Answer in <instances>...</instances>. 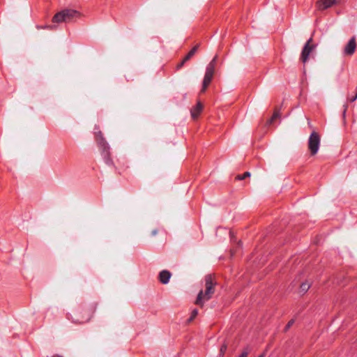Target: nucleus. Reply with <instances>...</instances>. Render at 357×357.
I'll return each instance as SVG.
<instances>
[{"mask_svg": "<svg viewBox=\"0 0 357 357\" xmlns=\"http://www.w3.org/2000/svg\"><path fill=\"white\" fill-rule=\"evenodd\" d=\"M205 291L201 290L197 297L195 304L202 307L206 301H208L212 298L213 294L215 293V287L217 284L216 281L214 280L211 275L205 276Z\"/></svg>", "mask_w": 357, "mask_h": 357, "instance_id": "nucleus-1", "label": "nucleus"}, {"mask_svg": "<svg viewBox=\"0 0 357 357\" xmlns=\"http://www.w3.org/2000/svg\"><path fill=\"white\" fill-rule=\"evenodd\" d=\"M95 139L100 149L101 155L105 164L108 166H114V162L110 154V147L104 138L101 131L98 130L95 132Z\"/></svg>", "mask_w": 357, "mask_h": 357, "instance_id": "nucleus-2", "label": "nucleus"}, {"mask_svg": "<svg viewBox=\"0 0 357 357\" xmlns=\"http://www.w3.org/2000/svg\"><path fill=\"white\" fill-rule=\"evenodd\" d=\"M81 14L79 11L73 9H63L56 13L52 17V23L71 22L75 19L79 18Z\"/></svg>", "mask_w": 357, "mask_h": 357, "instance_id": "nucleus-3", "label": "nucleus"}, {"mask_svg": "<svg viewBox=\"0 0 357 357\" xmlns=\"http://www.w3.org/2000/svg\"><path fill=\"white\" fill-rule=\"evenodd\" d=\"M93 312V310H83L78 308L74 312L76 317H73L70 314H67V318L71 319L73 322L76 324H83L88 321Z\"/></svg>", "mask_w": 357, "mask_h": 357, "instance_id": "nucleus-4", "label": "nucleus"}, {"mask_svg": "<svg viewBox=\"0 0 357 357\" xmlns=\"http://www.w3.org/2000/svg\"><path fill=\"white\" fill-rule=\"evenodd\" d=\"M321 137L318 132L313 131L308 139V149L312 155H316L319 149Z\"/></svg>", "mask_w": 357, "mask_h": 357, "instance_id": "nucleus-5", "label": "nucleus"}, {"mask_svg": "<svg viewBox=\"0 0 357 357\" xmlns=\"http://www.w3.org/2000/svg\"><path fill=\"white\" fill-rule=\"evenodd\" d=\"M312 42V38H310L306 43L304 45V47L302 50L301 54V60L303 63H306V61L309 59V56L312 51L315 49L316 45L311 44Z\"/></svg>", "mask_w": 357, "mask_h": 357, "instance_id": "nucleus-6", "label": "nucleus"}, {"mask_svg": "<svg viewBox=\"0 0 357 357\" xmlns=\"http://www.w3.org/2000/svg\"><path fill=\"white\" fill-rule=\"evenodd\" d=\"M356 48V38L353 36L344 48L345 55L351 56L354 54Z\"/></svg>", "mask_w": 357, "mask_h": 357, "instance_id": "nucleus-7", "label": "nucleus"}, {"mask_svg": "<svg viewBox=\"0 0 357 357\" xmlns=\"http://www.w3.org/2000/svg\"><path fill=\"white\" fill-rule=\"evenodd\" d=\"M336 3V0H319L316 3V6L318 10H324L331 8Z\"/></svg>", "mask_w": 357, "mask_h": 357, "instance_id": "nucleus-8", "label": "nucleus"}, {"mask_svg": "<svg viewBox=\"0 0 357 357\" xmlns=\"http://www.w3.org/2000/svg\"><path fill=\"white\" fill-rule=\"evenodd\" d=\"M172 273L169 271L163 270L159 273V280L162 284H166L169 282Z\"/></svg>", "mask_w": 357, "mask_h": 357, "instance_id": "nucleus-9", "label": "nucleus"}, {"mask_svg": "<svg viewBox=\"0 0 357 357\" xmlns=\"http://www.w3.org/2000/svg\"><path fill=\"white\" fill-rule=\"evenodd\" d=\"M213 77V75L205 73L202 82V88L201 90L202 92H204L206 90L207 87L209 86L212 81Z\"/></svg>", "mask_w": 357, "mask_h": 357, "instance_id": "nucleus-10", "label": "nucleus"}, {"mask_svg": "<svg viewBox=\"0 0 357 357\" xmlns=\"http://www.w3.org/2000/svg\"><path fill=\"white\" fill-rule=\"evenodd\" d=\"M202 108H203V106L200 102H198L197 103V105L195 107H193V108L191 109V112H190L192 119H195L196 118H197L199 116L201 112L202 111Z\"/></svg>", "mask_w": 357, "mask_h": 357, "instance_id": "nucleus-11", "label": "nucleus"}, {"mask_svg": "<svg viewBox=\"0 0 357 357\" xmlns=\"http://www.w3.org/2000/svg\"><path fill=\"white\" fill-rule=\"evenodd\" d=\"M217 58H218V56H215L211 61V62L207 65L205 73L214 75L215 68V66H216Z\"/></svg>", "mask_w": 357, "mask_h": 357, "instance_id": "nucleus-12", "label": "nucleus"}, {"mask_svg": "<svg viewBox=\"0 0 357 357\" xmlns=\"http://www.w3.org/2000/svg\"><path fill=\"white\" fill-rule=\"evenodd\" d=\"M199 45H196L190 50V52L183 58L185 59V61H188L195 55V54L197 52V51L199 48Z\"/></svg>", "mask_w": 357, "mask_h": 357, "instance_id": "nucleus-13", "label": "nucleus"}, {"mask_svg": "<svg viewBox=\"0 0 357 357\" xmlns=\"http://www.w3.org/2000/svg\"><path fill=\"white\" fill-rule=\"evenodd\" d=\"M310 287V284L308 282H302L300 286V292L302 294H305L308 291Z\"/></svg>", "mask_w": 357, "mask_h": 357, "instance_id": "nucleus-14", "label": "nucleus"}, {"mask_svg": "<svg viewBox=\"0 0 357 357\" xmlns=\"http://www.w3.org/2000/svg\"><path fill=\"white\" fill-rule=\"evenodd\" d=\"M250 173L249 172H244L243 174H238L237 175V176L236 177V178L237 180H243L245 179V178L247 177H250Z\"/></svg>", "mask_w": 357, "mask_h": 357, "instance_id": "nucleus-15", "label": "nucleus"}, {"mask_svg": "<svg viewBox=\"0 0 357 357\" xmlns=\"http://www.w3.org/2000/svg\"><path fill=\"white\" fill-rule=\"evenodd\" d=\"M280 116V114L278 112L275 111L271 118L268 121V124H271L276 119Z\"/></svg>", "mask_w": 357, "mask_h": 357, "instance_id": "nucleus-16", "label": "nucleus"}, {"mask_svg": "<svg viewBox=\"0 0 357 357\" xmlns=\"http://www.w3.org/2000/svg\"><path fill=\"white\" fill-rule=\"evenodd\" d=\"M36 28H37V29H47L54 30V29H56V25H45V26L37 25Z\"/></svg>", "mask_w": 357, "mask_h": 357, "instance_id": "nucleus-17", "label": "nucleus"}, {"mask_svg": "<svg viewBox=\"0 0 357 357\" xmlns=\"http://www.w3.org/2000/svg\"><path fill=\"white\" fill-rule=\"evenodd\" d=\"M197 314H198V310L194 309L191 312L190 317L188 319V322L192 321L197 316Z\"/></svg>", "mask_w": 357, "mask_h": 357, "instance_id": "nucleus-18", "label": "nucleus"}, {"mask_svg": "<svg viewBox=\"0 0 357 357\" xmlns=\"http://www.w3.org/2000/svg\"><path fill=\"white\" fill-rule=\"evenodd\" d=\"M295 320L294 319L289 320L284 328V331L287 332L294 324Z\"/></svg>", "mask_w": 357, "mask_h": 357, "instance_id": "nucleus-19", "label": "nucleus"}, {"mask_svg": "<svg viewBox=\"0 0 357 357\" xmlns=\"http://www.w3.org/2000/svg\"><path fill=\"white\" fill-rule=\"evenodd\" d=\"M249 354V349L248 347L243 349L239 357H248V355Z\"/></svg>", "mask_w": 357, "mask_h": 357, "instance_id": "nucleus-20", "label": "nucleus"}, {"mask_svg": "<svg viewBox=\"0 0 357 357\" xmlns=\"http://www.w3.org/2000/svg\"><path fill=\"white\" fill-rule=\"evenodd\" d=\"M227 350V346L225 344H223L220 347V353H221V355L223 356L224 354L225 353Z\"/></svg>", "mask_w": 357, "mask_h": 357, "instance_id": "nucleus-21", "label": "nucleus"}, {"mask_svg": "<svg viewBox=\"0 0 357 357\" xmlns=\"http://www.w3.org/2000/svg\"><path fill=\"white\" fill-rule=\"evenodd\" d=\"M185 62H187V61H185V59H183V60L177 65V66H176L177 69L181 68Z\"/></svg>", "mask_w": 357, "mask_h": 357, "instance_id": "nucleus-22", "label": "nucleus"}, {"mask_svg": "<svg viewBox=\"0 0 357 357\" xmlns=\"http://www.w3.org/2000/svg\"><path fill=\"white\" fill-rule=\"evenodd\" d=\"M356 99H357V92H356V95H355L354 96H353L352 98H351L349 99V101H350L351 102H354Z\"/></svg>", "mask_w": 357, "mask_h": 357, "instance_id": "nucleus-23", "label": "nucleus"}, {"mask_svg": "<svg viewBox=\"0 0 357 357\" xmlns=\"http://www.w3.org/2000/svg\"><path fill=\"white\" fill-rule=\"evenodd\" d=\"M157 234H158V229H153V230L151 231V236H155Z\"/></svg>", "mask_w": 357, "mask_h": 357, "instance_id": "nucleus-24", "label": "nucleus"}, {"mask_svg": "<svg viewBox=\"0 0 357 357\" xmlns=\"http://www.w3.org/2000/svg\"><path fill=\"white\" fill-rule=\"evenodd\" d=\"M52 357H63V356H60V355H58V354H56V355L52 356Z\"/></svg>", "mask_w": 357, "mask_h": 357, "instance_id": "nucleus-25", "label": "nucleus"}, {"mask_svg": "<svg viewBox=\"0 0 357 357\" xmlns=\"http://www.w3.org/2000/svg\"><path fill=\"white\" fill-rule=\"evenodd\" d=\"M264 356H265V354L263 353L261 355H259L258 357H264Z\"/></svg>", "mask_w": 357, "mask_h": 357, "instance_id": "nucleus-26", "label": "nucleus"}]
</instances>
